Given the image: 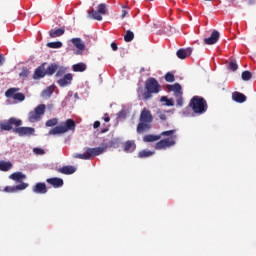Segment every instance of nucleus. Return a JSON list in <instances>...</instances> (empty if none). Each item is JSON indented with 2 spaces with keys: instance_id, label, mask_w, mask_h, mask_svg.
Listing matches in <instances>:
<instances>
[{
  "instance_id": "79ce46f5",
  "label": "nucleus",
  "mask_w": 256,
  "mask_h": 256,
  "mask_svg": "<svg viewBox=\"0 0 256 256\" xmlns=\"http://www.w3.org/2000/svg\"><path fill=\"white\" fill-rule=\"evenodd\" d=\"M228 68L231 70V71H237V69H239V66L237 65L236 62L234 61H231L228 65Z\"/></svg>"
},
{
  "instance_id": "4c0bfd02",
  "label": "nucleus",
  "mask_w": 256,
  "mask_h": 256,
  "mask_svg": "<svg viewBox=\"0 0 256 256\" xmlns=\"http://www.w3.org/2000/svg\"><path fill=\"white\" fill-rule=\"evenodd\" d=\"M66 71H67V69H65V67L58 66V69L56 70V77H63V75H65Z\"/></svg>"
},
{
  "instance_id": "dca6fc26",
  "label": "nucleus",
  "mask_w": 256,
  "mask_h": 256,
  "mask_svg": "<svg viewBox=\"0 0 256 256\" xmlns=\"http://www.w3.org/2000/svg\"><path fill=\"white\" fill-rule=\"evenodd\" d=\"M166 87H167L168 91L174 92V97L183 95V89L181 87V84H179V83H175L173 85L168 84Z\"/></svg>"
},
{
  "instance_id": "4468645a",
  "label": "nucleus",
  "mask_w": 256,
  "mask_h": 256,
  "mask_svg": "<svg viewBox=\"0 0 256 256\" xmlns=\"http://www.w3.org/2000/svg\"><path fill=\"white\" fill-rule=\"evenodd\" d=\"M32 191L38 195H45L47 193V185L43 182H38L33 186Z\"/></svg>"
},
{
  "instance_id": "f3484780",
  "label": "nucleus",
  "mask_w": 256,
  "mask_h": 256,
  "mask_svg": "<svg viewBox=\"0 0 256 256\" xmlns=\"http://www.w3.org/2000/svg\"><path fill=\"white\" fill-rule=\"evenodd\" d=\"M46 183H48L49 185H51L52 187H54V189H59V187H63L64 182L62 178H48L46 180Z\"/></svg>"
},
{
  "instance_id": "c9c22d12",
  "label": "nucleus",
  "mask_w": 256,
  "mask_h": 256,
  "mask_svg": "<svg viewBox=\"0 0 256 256\" xmlns=\"http://www.w3.org/2000/svg\"><path fill=\"white\" fill-rule=\"evenodd\" d=\"M160 101L162 103H166L167 107H173V105H175V103H173V101L171 99L167 98L166 96H162Z\"/></svg>"
},
{
  "instance_id": "a878e982",
  "label": "nucleus",
  "mask_w": 256,
  "mask_h": 256,
  "mask_svg": "<svg viewBox=\"0 0 256 256\" xmlns=\"http://www.w3.org/2000/svg\"><path fill=\"white\" fill-rule=\"evenodd\" d=\"M72 69L75 73H83V71H86L87 65L85 63H77L72 66Z\"/></svg>"
},
{
  "instance_id": "5fc2aeb1",
  "label": "nucleus",
  "mask_w": 256,
  "mask_h": 256,
  "mask_svg": "<svg viewBox=\"0 0 256 256\" xmlns=\"http://www.w3.org/2000/svg\"><path fill=\"white\" fill-rule=\"evenodd\" d=\"M123 114V112H119V114H118V116H120L121 117V115Z\"/></svg>"
},
{
  "instance_id": "393cba45",
  "label": "nucleus",
  "mask_w": 256,
  "mask_h": 256,
  "mask_svg": "<svg viewBox=\"0 0 256 256\" xmlns=\"http://www.w3.org/2000/svg\"><path fill=\"white\" fill-rule=\"evenodd\" d=\"M73 45H75L79 51H85V43L81 38H73L72 39Z\"/></svg>"
},
{
  "instance_id": "aec40b11",
  "label": "nucleus",
  "mask_w": 256,
  "mask_h": 256,
  "mask_svg": "<svg viewBox=\"0 0 256 256\" xmlns=\"http://www.w3.org/2000/svg\"><path fill=\"white\" fill-rule=\"evenodd\" d=\"M77 171L75 166H63L62 168L58 169V173H62V175H73Z\"/></svg>"
},
{
  "instance_id": "7c9ffc66",
  "label": "nucleus",
  "mask_w": 256,
  "mask_h": 256,
  "mask_svg": "<svg viewBox=\"0 0 256 256\" xmlns=\"http://www.w3.org/2000/svg\"><path fill=\"white\" fill-rule=\"evenodd\" d=\"M133 39H135V33H133V31L128 30L124 36V41L126 43H131V41H133Z\"/></svg>"
},
{
  "instance_id": "0eeeda50",
  "label": "nucleus",
  "mask_w": 256,
  "mask_h": 256,
  "mask_svg": "<svg viewBox=\"0 0 256 256\" xmlns=\"http://www.w3.org/2000/svg\"><path fill=\"white\" fill-rule=\"evenodd\" d=\"M45 104H39L34 111L29 112L28 119L30 123H35V121H39L41 119V115H45Z\"/></svg>"
},
{
  "instance_id": "6ab92c4d",
  "label": "nucleus",
  "mask_w": 256,
  "mask_h": 256,
  "mask_svg": "<svg viewBox=\"0 0 256 256\" xmlns=\"http://www.w3.org/2000/svg\"><path fill=\"white\" fill-rule=\"evenodd\" d=\"M137 149V144H135V141L128 140L124 143V151L125 153H133Z\"/></svg>"
},
{
  "instance_id": "49530a36",
  "label": "nucleus",
  "mask_w": 256,
  "mask_h": 256,
  "mask_svg": "<svg viewBox=\"0 0 256 256\" xmlns=\"http://www.w3.org/2000/svg\"><path fill=\"white\" fill-rule=\"evenodd\" d=\"M111 49H112V51H117V49H119V47H117V43L112 42L111 43Z\"/></svg>"
},
{
  "instance_id": "f8f14e48",
  "label": "nucleus",
  "mask_w": 256,
  "mask_h": 256,
  "mask_svg": "<svg viewBox=\"0 0 256 256\" xmlns=\"http://www.w3.org/2000/svg\"><path fill=\"white\" fill-rule=\"evenodd\" d=\"M140 122L149 124L153 123V115L151 114V111L143 109L140 114Z\"/></svg>"
},
{
  "instance_id": "37998d69",
  "label": "nucleus",
  "mask_w": 256,
  "mask_h": 256,
  "mask_svg": "<svg viewBox=\"0 0 256 256\" xmlns=\"http://www.w3.org/2000/svg\"><path fill=\"white\" fill-rule=\"evenodd\" d=\"M3 191H5V193H16L17 192L15 186H6Z\"/></svg>"
},
{
  "instance_id": "ddd939ff",
  "label": "nucleus",
  "mask_w": 256,
  "mask_h": 256,
  "mask_svg": "<svg viewBox=\"0 0 256 256\" xmlns=\"http://www.w3.org/2000/svg\"><path fill=\"white\" fill-rule=\"evenodd\" d=\"M219 37H220L219 31L214 30L211 33L210 37L204 38V43L205 45H215V43L219 41Z\"/></svg>"
},
{
  "instance_id": "5701e85b",
  "label": "nucleus",
  "mask_w": 256,
  "mask_h": 256,
  "mask_svg": "<svg viewBox=\"0 0 256 256\" xmlns=\"http://www.w3.org/2000/svg\"><path fill=\"white\" fill-rule=\"evenodd\" d=\"M62 35H65V29L64 28H58V29H51L49 31V36L52 38V39H55L57 37H61Z\"/></svg>"
},
{
  "instance_id": "4be33fe9",
  "label": "nucleus",
  "mask_w": 256,
  "mask_h": 256,
  "mask_svg": "<svg viewBox=\"0 0 256 256\" xmlns=\"http://www.w3.org/2000/svg\"><path fill=\"white\" fill-rule=\"evenodd\" d=\"M151 129V124L148 122H139L137 125V133H146V131H149Z\"/></svg>"
},
{
  "instance_id": "f257e3e1",
  "label": "nucleus",
  "mask_w": 256,
  "mask_h": 256,
  "mask_svg": "<svg viewBox=\"0 0 256 256\" xmlns=\"http://www.w3.org/2000/svg\"><path fill=\"white\" fill-rule=\"evenodd\" d=\"M177 130H167L160 133V137H169L166 139H162L158 141L154 145V149L157 151L169 149L171 147H174V145H177V135H175Z\"/></svg>"
},
{
  "instance_id": "9d476101",
  "label": "nucleus",
  "mask_w": 256,
  "mask_h": 256,
  "mask_svg": "<svg viewBox=\"0 0 256 256\" xmlns=\"http://www.w3.org/2000/svg\"><path fill=\"white\" fill-rule=\"evenodd\" d=\"M13 133H16L20 137H27L35 133V128L16 126V128L13 129Z\"/></svg>"
},
{
  "instance_id": "bb28decb",
  "label": "nucleus",
  "mask_w": 256,
  "mask_h": 256,
  "mask_svg": "<svg viewBox=\"0 0 256 256\" xmlns=\"http://www.w3.org/2000/svg\"><path fill=\"white\" fill-rule=\"evenodd\" d=\"M57 69H59V65L55 63L50 64L47 69H45L46 75H55V73H57Z\"/></svg>"
},
{
  "instance_id": "603ef678",
  "label": "nucleus",
  "mask_w": 256,
  "mask_h": 256,
  "mask_svg": "<svg viewBox=\"0 0 256 256\" xmlns=\"http://www.w3.org/2000/svg\"><path fill=\"white\" fill-rule=\"evenodd\" d=\"M248 5H255V0H248Z\"/></svg>"
},
{
  "instance_id": "3c124183",
  "label": "nucleus",
  "mask_w": 256,
  "mask_h": 256,
  "mask_svg": "<svg viewBox=\"0 0 256 256\" xmlns=\"http://www.w3.org/2000/svg\"><path fill=\"white\" fill-rule=\"evenodd\" d=\"M104 121L105 123H109L111 121V118L109 117L108 114H105Z\"/></svg>"
},
{
  "instance_id": "2f4dec72",
  "label": "nucleus",
  "mask_w": 256,
  "mask_h": 256,
  "mask_svg": "<svg viewBox=\"0 0 256 256\" xmlns=\"http://www.w3.org/2000/svg\"><path fill=\"white\" fill-rule=\"evenodd\" d=\"M154 154H155V152H153V151L142 150L138 153V157L140 159H145L147 157H151V155H154Z\"/></svg>"
},
{
  "instance_id": "39448f33",
  "label": "nucleus",
  "mask_w": 256,
  "mask_h": 256,
  "mask_svg": "<svg viewBox=\"0 0 256 256\" xmlns=\"http://www.w3.org/2000/svg\"><path fill=\"white\" fill-rule=\"evenodd\" d=\"M107 151V144H104V147L96 148H86L85 154H75L76 159H83L84 161H90L93 157H98V155H103Z\"/></svg>"
},
{
  "instance_id": "09e8293b",
  "label": "nucleus",
  "mask_w": 256,
  "mask_h": 256,
  "mask_svg": "<svg viewBox=\"0 0 256 256\" xmlns=\"http://www.w3.org/2000/svg\"><path fill=\"white\" fill-rule=\"evenodd\" d=\"M128 13H129V11L122 10V14H121L122 19H125L127 17Z\"/></svg>"
},
{
  "instance_id": "a19ab883",
  "label": "nucleus",
  "mask_w": 256,
  "mask_h": 256,
  "mask_svg": "<svg viewBox=\"0 0 256 256\" xmlns=\"http://www.w3.org/2000/svg\"><path fill=\"white\" fill-rule=\"evenodd\" d=\"M176 97V104L178 107H183V94H180Z\"/></svg>"
},
{
  "instance_id": "ea45409f",
  "label": "nucleus",
  "mask_w": 256,
  "mask_h": 256,
  "mask_svg": "<svg viewBox=\"0 0 256 256\" xmlns=\"http://www.w3.org/2000/svg\"><path fill=\"white\" fill-rule=\"evenodd\" d=\"M27 187H29V184L23 182L19 185H16L15 189H16V191H23V190L27 189Z\"/></svg>"
},
{
  "instance_id": "f704fd0d",
  "label": "nucleus",
  "mask_w": 256,
  "mask_h": 256,
  "mask_svg": "<svg viewBox=\"0 0 256 256\" xmlns=\"http://www.w3.org/2000/svg\"><path fill=\"white\" fill-rule=\"evenodd\" d=\"M164 79L167 83H174L175 81V75L171 72H167L164 76Z\"/></svg>"
},
{
  "instance_id": "864d4df0",
  "label": "nucleus",
  "mask_w": 256,
  "mask_h": 256,
  "mask_svg": "<svg viewBox=\"0 0 256 256\" xmlns=\"http://www.w3.org/2000/svg\"><path fill=\"white\" fill-rule=\"evenodd\" d=\"M101 133H107V129L106 130H102Z\"/></svg>"
},
{
  "instance_id": "1a4fd4ad",
  "label": "nucleus",
  "mask_w": 256,
  "mask_h": 256,
  "mask_svg": "<svg viewBox=\"0 0 256 256\" xmlns=\"http://www.w3.org/2000/svg\"><path fill=\"white\" fill-rule=\"evenodd\" d=\"M19 91V88H9L5 92V97H7L8 99H14V101H19L21 103L25 99V94Z\"/></svg>"
},
{
  "instance_id": "6e6d98bb",
  "label": "nucleus",
  "mask_w": 256,
  "mask_h": 256,
  "mask_svg": "<svg viewBox=\"0 0 256 256\" xmlns=\"http://www.w3.org/2000/svg\"><path fill=\"white\" fill-rule=\"evenodd\" d=\"M204 1H213V0H204Z\"/></svg>"
},
{
  "instance_id": "412c9836",
  "label": "nucleus",
  "mask_w": 256,
  "mask_h": 256,
  "mask_svg": "<svg viewBox=\"0 0 256 256\" xmlns=\"http://www.w3.org/2000/svg\"><path fill=\"white\" fill-rule=\"evenodd\" d=\"M232 99L236 103H245L247 101V96L241 92H234L232 94Z\"/></svg>"
},
{
  "instance_id": "7ed1b4c3",
  "label": "nucleus",
  "mask_w": 256,
  "mask_h": 256,
  "mask_svg": "<svg viewBox=\"0 0 256 256\" xmlns=\"http://www.w3.org/2000/svg\"><path fill=\"white\" fill-rule=\"evenodd\" d=\"M188 107H190L196 115H203V113H207V100L201 96H193Z\"/></svg>"
},
{
  "instance_id": "c85d7f7f",
  "label": "nucleus",
  "mask_w": 256,
  "mask_h": 256,
  "mask_svg": "<svg viewBox=\"0 0 256 256\" xmlns=\"http://www.w3.org/2000/svg\"><path fill=\"white\" fill-rule=\"evenodd\" d=\"M55 92V86H49L42 92V97H51Z\"/></svg>"
},
{
  "instance_id": "e433bc0d",
  "label": "nucleus",
  "mask_w": 256,
  "mask_h": 256,
  "mask_svg": "<svg viewBox=\"0 0 256 256\" xmlns=\"http://www.w3.org/2000/svg\"><path fill=\"white\" fill-rule=\"evenodd\" d=\"M59 123V120L57 118H52V119H49L47 122H46V127H55V125H57Z\"/></svg>"
},
{
  "instance_id": "de8ad7c7",
  "label": "nucleus",
  "mask_w": 256,
  "mask_h": 256,
  "mask_svg": "<svg viewBox=\"0 0 256 256\" xmlns=\"http://www.w3.org/2000/svg\"><path fill=\"white\" fill-rule=\"evenodd\" d=\"M94 129H99V127H101V122L99 121H95L93 124Z\"/></svg>"
},
{
  "instance_id": "58836bf2",
  "label": "nucleus",
  "mask_w": 256,
  "mask_h": 256,
  "mask_svg": "<svg viewBox=\"0 0 256 256\" xmlns=\"http://www.w3.org/2000/svg\"><path fill=\"white\" fill-rule=\"evenodd\" d=\"M19 77H21L22 79H26V77H29V69H27V67L22 68Z\"/></svg>"
},
{
  "instance_id": "9b49d317",
  "label": "nucleus",
  "mask_w": 256,
  "mask_h": 256,
  "mask_svg": "<svg viewBox=\"0 0 256 256\" xmlns=\"http://www.w3.org/2000/svg\"><path fill=\"white\" fill-rule=\"evenodd\" d=\"M73 82V74H65L62 78L57 81L59 87H67Z\"/></svg>"
},
{
  "instance_id": "6e6552de",
  "label": "nucleus",
  "mask_w": 256,
  "mask_h": 256,
  "mask_svg": "<svg viewBox=\"0 0 256 256\" xmlns=\"http://www.w3.org/2000/svg\"><path fill=\"white\" fill-rule=\"evenodd\" d=\"M13 125H15V127H21L23 125V121L12 117L7 122L0 123V129L1 131H11V129H13Z\"/></svg>"
},
{
  "instance_id": "b1692460",
  "label": "nucleus",
  "mask_w": 256,
  "mask_h": 256,
  "mask_svg": "<svg viewBox=\"0 0 256 256\" xmlns=\"http://www.w3.org/2000/svg\"><path fill=\"white\" fill-rule=\"evenodd\" d=\"M159 139H161L160 135H153V134H148L143 137L144 143H153L155 141H159Z\"/></svg>"
},
{
  "instance_id": "f03ea898",
  "label": "nucleus",
  "mask_w": 256,
  "mask_h": 256,
  "mask_svg": "<svg viewBox=\"0 0 256 256\" xmlns=\"http://www.w3.org/2000/svg\"><path fill=\"white\" fill-rule=\"evenodd\" d=\"M145 89L146 91L142 94V100L149 101V99H153V95L161 92V84L155 78H148L145 81Z\"/></svg>"
},
{
  "instance_id": "8fccbe9b",
  "label": "nucleus",
  "mask_w": 256,
  "mask_h": 256,
  "mask_svg": "<svg viewBox=\"0 0 256 256\" xmlns=\"http://www.w3.org/2000/svg\"><path fill=\"white\" fill-rule=\"evenodd\" d=\"M5 63V57H3V54H0V67Z\"/></svg>"
},
{
  "instance_id": "cd10ccee",
  "label": "nucleus",
  "mask_w": 256,
  "mask_h": 256,
  "mask_svg": "<svg viewBox=\"0 0 256 256\" xmlns=\"http://www.w3.org/2000/svg\"><path fill=\"white\" fill-rule=\"evenodd\" d=\"M26 176L21 172H15L9 176V179H12V181H23Z\"/></svg>"
},
{
  "instance_id": "a211bd4d",
  "label": "nucleus",
  "mask_w": 256,
  "mask_h": 256,
  "mask_svg": "<svg viewBox=\"0 0 256 256\" xmlns=\"http://www.w3.org/2000/svg\"><path fill=\"white\" fill-rule=\"evenodd\" d=\"M191 53H193L192 48H186V49L181 48L176 52V55L178 59H187V57L191 56Z\"/></svg>"
},
{
  "instance_id": "2eb2a0df",
  "label": "nucleus",
  "mask_w": 256,
  "mask_h": 256,
  "mask_svg": "<svg viewBox=\"0 0 256 256\" xmlns=\"http://www.w3.org/2000/svg\"><path fill=\"white\" fill-rule=\"evenodd\" d=\"M45 65L46 64L44 63L35 69L33 79H35V80L43 79V77H45V75H47V72L45 70Z\"/></svg>"
},
{
  "instance_id": "a18cd8bd",
  "label": "nucleus",
  "mask_w": 256,
  "mask_h": 256,
  "mask_svg": "<svg viewBox=\"0 0 256 256\" xmlns=\"http://www.w3.org/2000/svg\"><path fill=\"white\" fill-rule=\"evenodd\" d=\"M159 119H161V121H167V115L163 114V113H160L158 115Z\"/></svg>"
},
{
  "instance_id": "c03bdc74",
  "label": "nucleus",
  "mask_w": 256,
  "mask_h": 256,
  "mask_svg": "<svg viewBox=\"0 0 256 256\" xmlns=\"http://www.w3.org/2000/svg\"><path fill=\"white\" fill-rule=\"evenodd\" d=\"M33 152L36 154V155H45V150L41 149V148H34L33 149Z\"/></svg>"
},
{
  "instance_id": "20e7f679",
  "label": "nucleus",
  "mask_w": 256,
  "mask_h": 256,
  "mask_svg": "<svg viewBox=\"0 0 256 256\" xmlns=\"http://www.w3.org/2000/svg\"><path fill=\"white\" fill-rule=\"evenodd\" d=\"M77 127L75 120L67 119L65 122H61L59 126L54 127L49 131L48 135H61L69 131H73Z\"/></svg>"
},
{
  "instance_id": "c756f323",
  "label": "nucleus",
  "mask_w": 256,
  "mask_h": 256,
  "mask_svg": "<svg viewBox=\"0 0 256 256\" xmlns=\"http://www.w3.org/2000/svg\"><path fill=\"white\" fill-rule=\"evenodd\" d=\"M13 164L11 162L0 161V171H10Z\"/></svg>"
},
{
  "instance_id": "473e14b6",
  "label": "nucleus",
  "mask_w": 256,
  "mask_h": 256,
  "mask_svg": "<svg viewBox=\"0 0 256 256\" xmlns=\"http://www.w3.org/2000/svg\"><path fill=\"white\" fill-rule=\"evenodd\" d=\"M47 47H49L50 49H61V47H63V43L61 42H49L47 43Z\"/></svg>"
},
{
  "instance_id": "72a5a7b5",
  "label": "nucleus",
  "mask_w": 256,
  "mask_h": 256,
  "mask_svg": "<svg viewBox=\"0 0 256 256\" xmlns=\"http://www.w3.org/2000/svg\"><path fill=\"white\" fill-rule=\"evenodd\" d=\"M252 77H253V74L249 70L242 72L243 81H251Z\"/></svg>"
},
{
  "instance_id": "423d86ee",
  "label": "nucleus",
  "mask_w": 256,
  "mask_h": 256,
  "mask_svg": "<svg viewBox=\"0 0 256 256\" xmlns=\"http://www.w3.org/2000/svg\"><path fill=\"white\" fill-rule=\"evenodd\" d=\"M101 15H107V5L104 3L98 5V11L95 9L88 11V17L95 21H103V16Z\"/></svg>"
}]
</instances>
